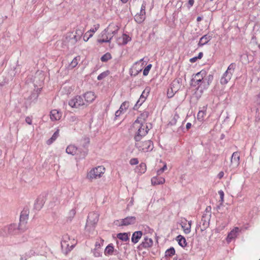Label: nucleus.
<instances>
[{
  "label": "nucleus",
  "mask_w": 260,
  "mask_h": 260,
  "mask_svg": "<svg viewBox=\"0 0 260 260\" xmlns=\"http://www.w3.org/2000/svg\"><path fill=\"white\" fill-rule=\"evenodd\" d=\"M30 249L21 256V260H27L28 258L40 255L42 253H46V244L45 241L40 238L32 239L29 242Z\"/></svg>",
  "instance_id": "f257e3e1"
},
{
  "label": "nucleus",
  "mask_w": 260,
  "mask_h": 260,
  "mask_svg": "<svg viewBox=\"0 0 260 260\" xmlns=\"http://www.w3.org/2000/svg\"><path fill=\"white\" fill-rule=\"evenodd\" d=\"M133 125L137 129L134 136V139L135 141H141L142 138L148 134L149 128L146 124L140 121L139 119H137L135 121Z\"/></svg>",
  "instance_id": "f03ea898"
},
{
  "label": "nucleus",
  "mask_w": 260,
  "mask_h": 260,
  "mask_svg": "<svg viewBox=\"0 0 260 260\" xmlns=\"http://www.w3.org/2000/svg\"><path fill=\"white\" fill-rule=\"evenodd\" d=\"M105 171V169L103 166H98L90 170L87 174L86 178L89 181H92L93 180L101 178Z\"/></svg>",
  "instance_id": "7ed1b4c3"
},
{
  "label": "nucleus",
  "mask_w": 260,
  "mask_h": 260,
  "mask_svg": "<svg viewBox=\"0 0 260 260\" xmlns=\"http://www.w3.org/2000/svg\"><path fill=\"white\" fill-rule=\"evenodd\" d=\"M99 218V214L96 212H91L88 214L86 224V229L91 230L94 228Z\"/></svg>",
  "instance_id": "20e7f679"
},
{
  "label": "nucleus",
  "mask_w": 260,
  "mask_h": 260,
  "mask_svg": "<svg viewBox=\"0 0 260 260\" xmlns=\"http://www.w3.org/2000/svg\"><path fill=\"white\" fill-rule=\"evenodd\" d=\"M135 146L139 151L147 152L153 148V143L151 140L136 141Z\"/></svg>",
  "instance_id": "39448f33"
},
{
  "label": "nucleus",
  "mask_w": 260,
  "mask_h": 260,
  "mask_svg": "<svg viewBox=\"0 0 260 260\" xmlns=\"http://www.w3.org/2000/svg\"><path fill=\"white\" fill-rule=\"evenodd\" d=\"M236 67L235 63H231L228 68L226 71L223 74L220 79V83L222 85L226 84L231 80Z\"/></svg>",
  "instance_id": "423d86ee"
},
{
  "label": "nucleus",
  "mask_w": 260,
  "mask_h": 260,
  "mask_svg": "<svg viewBox=\"0 0 260 260\" xmlns=\"http://www.w3.org/2000/svg\"><path fill=\"white\" fill-rule=\"evenodd\" d=\"M69 105L72 108H79L80 106L86 105L83 98L80 95H77L70 100Z\"/></svg>",
  "instance_id": "0eeeda50"
},
{
  "label": "nucleus",
  "mask_w": 260,
  "mask_h": 260,
  "mask_svg": "<svg viewBox=\"0 0 260 260\" xmlns=\"http://www.w3.org/2000/svg\"><path fill=\"white\" fill-rule=\"evenodd\" d=\"M136 222V218L135 216H127L124 219L116 221V224L118 226H127L134 224Z\"/></svg>",
  "instance_id": "6e6552de"
},
{
  "label": "nucleus",
  "mask_w": 260,
  "mask_h": 260,
  "mask_svg": "<svg viewBox=\"0 0 260 260\" xmlns=\"http://www.w3.org/2000/svg\"><path fill=\"white\" fill-rule=\"evenodd\" d=\"M150 92L149 88H146L142 92L139 99L134 107V110H137L145 102Z\"/></svg>",
  "instance_id": "1a4fd4ad"
},
{
  "label": "nucleus",
  "mask_w": 260,
  "mask_h": 260,
  "mask_svg": "<svg viewBox=\"0 0 260 260\" xmlns=\"http://www.w3.org/2000/svg\"><path fill=\"white\" fill-rule=\"evenodd\" d=\"M209 225V219L205 215H203L200 224L197 225L196 230L200 228L201 232L205 231Z\"/></svg>",
  "instance_id": "9d476101"
},
{
  "label": "nucleus",
  "mask_w": 260,
  "mask_h": 260,
  "mask_svg": "<svg viewBox=\"0 0 260 260\" xmlns=\"http://www.w3.org/2000/svg\"><path fill=\"white\" fill-rule=\"evenodd\" d=\"M153 242L151 238H148L147 237L144 238L143 241L138 246V249L141 250L143 248H148L153 245Z\"/></svg>",
  "instance_id": "9b49d317"
},
{
  "label": "nucleus",
  "mask_w": 260,
  "mask_h": 260,
  "mask_svg": "<svg viewBox=\"0 0 260 260\" xmlns=\"http://www.w3.org/2000/svg\"><path fill=\"white\" fill-rule=\"evenodd\" d=\"M83 97L84 101L86 105L89 103H92L96 98V96L93 92L88 91L84 94Z\"/></svg>",
  "instance_id": "f8f14e48"
},
{
  "label": "nucleus",
  "mask_w": 260,
  "mask_h": 260,
  "mask_svg": "<svg viewBox=\"0 0 260 260\" xmlns=\"http://www.w3.org/2000/svg\"><path fill=\"white\" fill-rule=\"evenodd\" d=\"M231 165L234 167H237L240 164V154L237 151L233 153L231 159Z\"/></svg>",
  "instance_id": "ddd939ff"
},
{
  "label": "nucleus",
  "mask_w": 260,
  "mask_h": 260,
  "mask_svg": "<svg viewBox=\"0 0 260 260\" xmlns=\"http://www.w3.org/2000/svg\"><path fill=\"white\" fill-rule=\"evenodd\" d=\"M240 232L239 228L235 227L230 233H229L226 238V241L228 243L230 242L233 239L236 238L238 233Z\"/></svg>",
  "instance_id": "4468645a"
},
{
  "label": "nucleus",
  "mask_w": 260,
  "mask_h": 260,
  "mask_svg": "<svg viewBox=\"0 0 260 260\" xmlns=\"http://www.w3.org/2000/svg\"><path fill=\"white\" fill-rule=\"evenodd\" d=\"M50 117L52 121L58 120L61 117V113L58 110L54 109L51 111Z\"/></svg>",
  "instance_id": "2eb2a0df"
},
{
  "label": "nucleus",
  "mask_w": 260,
  "mask_h": 260,
  "mask_svg": "<svg viewBox=\"0 0 260 260\" xmlns=\"http://www.w3.org/2000/svg\"><path fill=\"white\" fill-rule=\"evenodd\" d=\"M79 151L78 148L74 145H70L66 148V152L72 155H76Z\"/></svg>",
  "instance_id": "dca6fc26"
},
{
  "label": "nucleus",
  "mask_w": 260,
  "mask_h": 260,
  "mask_svg": "<svg viewBox=\"0 0 260 260\" xmlns=\"http://www.w3.org/2000/svg\"><path fill=\"white\" fill-rule=\"evenodd\" d=\"M181 85L179 79L174 80L171 83V90L174 92H177L181 88Z\"/></svg>",
  "instance_id": "f3484780"
},
{
  "label": "nucleus",
  "mask_w": 260,
  "mask_h": 260,
  "mask_svg": "<svg viewBox=\"0 0 260 260\" xmlns=\"http://www.w3.org/2000/svg\"><path fill=\"white\" fill-rule=\"evenodd\" d=\"M142 235L143 233L142 231L135 232L132 235V242L134 244H136L139 242V240L141 238Z\"/></svg>",
  "instance_id": "a211bd4d"
},
{
  "label": "nucleus",
  "mask_w": 260,
  "mask_h": 260,
  "mask_svg": "<svg viewBox=\"0 0 260 260\" xmlns=\"http://www.w3.org/2000/svg\"><path fill=\"white\" fill-rule=\"evenodd\" d=\"M165 182V179L163 177H153L151 179V183L153 185L162 184Z\"/></svg>",
  "instance_id": "6ab92c4d"
},
{
  "label": "nucleus",
  "mask_w": 260,
  "mask_h": 260,
  "mask_svg": "<svg viewBox=\"0 0 260 260\" xmlns=\"http://www.w3.org/2000/svg\"><path fill=\"white\" fill-rule=\"evenodd\" d=\"M212 37L208 35H205L201 38L199 42L198 45L202 46L206 44L209 41L211 40Z\"/></svg>",
  "instance_id": "aec40b11"
},
{
  "label": "nucleus",
  "mask_w": 260,
  "mask_h": 260,
  "mask_svg": "<svg viewBox=\"0 0 260 260\" xmlns=\"http://www.w3.org/2000/svg\"><path fill=\"white\" fill-rule=\"evenodd\" d=\"M9 229L10 236L15 234L18 230V227L16 224H11L6 226Z\"/></svg>",
  "instance_id": "412c9836"
},
{
  "label": "nucleus",
  "mask_w": 260,
  "mask_h": 260,
  "mask_svg": "<svg viewBox=\"0 0 260 260\" xmlns=\"http://www.w3.org/2000/svg\"><path fill=\"white\" fill-rule=\"evenodd\" d=\"M176 240L178 241L179 245L182 247H185L187 245V242L185 238L182 235H178L176 237Z\"/></svg>",
  "instance_id": "4be33fe9"
},
{
  "label": "nucleus",
  "mask_w": 260,
  "mask_h": 260,
  "mask_svg": "<svg viewBox=\"0 0 260 260\" xmlns=\"http://www.w3.org/2000/svg\"><path fill=\"white\" fill-rule=\"evenodd\" d=\"M207 76V72L202 70L200 72L197 73L192 78L198 79L200 80H204Z\"/></svg>",
  "instance_id": "5701e85b"
},
{
  "label": "nucleus",
  "mask_w": 260,
  "mask_h": 260,
  "mask_svg": "<svg viewBox=\"0 0 260 260\" xmlns=\"http://www.w3.org/2000/svg\"><path fill=\"white\" fill-rule=\"evenodd\" d=\"M114 252V246L112 244H110L106 247L104 253L106 255H111L113 254Z\"/></svg>",
  "instance_id": "b1692460"
},
{
  "label": "nucleus",
  "mask_w": 260,
  "mask_h": 260,
  "mask_svg": "<svg viewBox=\"0 0 260 260\" xmlns=\"http://www.w3.org/2000/svg\"><path fill=\"white\" fill-rule=\"evenodd\" d=\"M145 19V14L141 13L137 14L134 17L135 20L138 23H142Z\"/></svg>",
  "instance_id": "393cba45"
},
{
  "label": "nucleus",
  "mask_w": 260,
  "mask_h": 260,
  "mask_svg": "<svg viewBox=\"0 0 260 260\" xmlns=\"http://www.w3.org/2000/svg\"><path fill=\"white\" fill-rule=\"evenodd\" d=\"M213 79V76L212 75H207L204 79V85H203L204 88H207L211 83Z\"/></svg>",
  "instance_id": "a878e982"
},
{
  "label": "nucleus",
  "mask_w": 260,
  "mask_h": 260,
  "mask_svg": "<svg viewBox=\"0 0 260 260\" xmlns=\"http://www.w3.org/2000/svg\"><path fill=\"white\" fill-rule=\"evenodd\" d=\"M181 225L185 234H188L190 232L191 228L189 227V225H187L186 220H185L184 221H182Z\"/></svg>",
  "instance_id": "bb28decb"
},
{
  "label": "nucleus",
  "mask_w": 260,
  "mask_h": 260,
  "mask_svg": "<svg viewBox=\"0 0 260 260\" xmlns=\"http://www.w3.org/2000/svg\"><path fill=\"white\" fill-rule=\"evenodd\" d=\"M146 171V165L145 163L142 162L136 169V172L141 174L144 173Z\"/></svg>",
  "instance_id": "cd10ccee"
},
{
  "label": "nucleus",
  "mask_w": 260,
  "mask_h": 260,
  "mask_svg": "<svg viewBox=\"0 0 260 260\" xmlns=\"http://www.w3.org/2000/svg\"><path fill=\"white\" fill-rule=\"evenodd\" d=\"M191 82L192 84L194 83V86L198 85V89L200 88H202V86H203L204 85V80H200L198 79L192 78Z\"/></svg>",
  "instance_id": "c85d7f7f"
},
{
  "label": "nucleus",
  "mask_w": 260,
  "mask_h": 260,
  "mask_svg": "<svg viewBox=\"0 0 260 260\" xmlns=\"http://www.w3.org/2000/svg\"><path fill=\"white\" fill-rule=\"evenodd\" d=\"M59 136V129H57L56 131L53 134L52 136L47 141L48 145H51L54 141L56 140L57 138Z\"/></svg>",
  "instance_id": "c756f323"
},
{
  "label": "nucleus",
  "mask_w": 260,
  "mask_h": 260,
  "mask_svg": "<svg viewBox=\"0 0 260 260\" xmlns=\"http://www.w3.org/2000/svg\"><path fill=\"white\" fill-rule=\"evenodd\" d=\"M28 218V214L26 213L24 214L21 213L20 216V224H19V228L21 229V226L22 224H25L26 222V219Z\"/></svg>",
  "instance_id": "7c9ffc66"
},
{
  "label": "nucleus",
  "mask_w": 260,
  "mask_h": 260,
  "mask_svg": "<svg viewBox=\"0 0 260 260\" xmlns=\"http://www.w3.org/2000/svg\"><path fill=\"white\" fill-rule=\"evenodd\" d=\"M117 237L122 241H127L129 239L128 234L126 233H119L117 235Z\"/></svg>",
  "instance_id": "2f4dec72"
},
{
  "label": "nucleus",
  "mask_w": 260,
  "mask_h": 260,
  "mask_svg": "<svg viewBox=\"0 0 260 260\" xmlns=\"http://www.w3.org/2000/svg\"><path fill=\"white\" fill-rule=\"evenodd\" d=\"M76 35H74L73 39L75 40V42H77L80 40L82 35L83 34V31L82 29H79L76 30Z\"/></svg>",
  "instance_id": "473e14b6"
},
{
  "label": "nucleus",
  "mask_w": 260,
  "mask_h": 260,
  "mask_svg": "<svg viewBox=\"0 0 260 260\" xmlns=\"http://www.w3.org/2000/svg\"><path fill=\"white\" fill-rule=\"evenodd\" d=\"M104 34L102 35V37L103 38L102 39L98 40V42L102 43H107L110 42L112 38H113V36H110V37H108V36H106V35L105 34L106 32L104 31Z\"/></svg>",
  "instance_id": "72a5a7b5"
},
{
  "label": "nucleus",
  "mask_w": 260,
  "mask_h": 260,
  "mask_svg": "<svg viewBox=\"0 0 260 260\" xmlns=\"http://www.w3.org/2000/svg\"><path fill=\"white\" fill-rule=\"evenodd\" d=\"M9 236V229H7L6 226L0 229V236L6 237Z\"/></svg>",
  "instance_id": "f704fd0d"
},
{
  "label": "nucleus",
  "mask_w": 260,
  "mask_h": 260,
  "mask_svg": "<svg viewBox=\"0 0 260 260\" xmlns=\"http://www.w3.org/2000/svg\"><path fill=\"white\" fill-rule=\"evenodd\" d=\"M149 115V113L147 111H144L143 113H142L140 117H139L138 119H139L140 121H142L143 123V122H145L146 120V119L148 117Z\"/></svg>",
  "instance_id": "c9c22d12"
},
{
  "label": "nucleus",
  "mask_w": 260,
  "mask_h": 260,
  "mask_svg": "<svg viewBox=\"0 0 260 260\" xmlns=\"http://www.w3.org/2000/svg\"><path fill=\"white\" fill-rule=\"evenodd\" d=\"M128 107L129 102L127 101H125L122 103L119 109L120 110V111H121L123 113L126 111Z\"/></svg>",
  "instance_id": "e433bc0d"
},
{
  "label": "nucleus",
  "mask_w": 260,
  "mask_h": 260,
  "mask_svg": "<svg viewBox=\"0 0 260 260\" xmlns=\"http://www.w3.org/2000/svg\"><path fill=\"white\" fill-rule=\"evenodd\" d=\"M175 253V249L172 247L167 249L165 252V255L167 257H171Z\"/></svg>",
  "instance_id": "4c0bfd02"
},
{
  "label": "nucleus",
  "mask_w": 260,
  "mask_h": 260,
  "mask_svg": "<svg viewBox=\"0 0 260 260\" xmlns=\"http://www.w3.org/2000/svg\"><path fill=\"white\" fill-rule=\"evenodd\" d=\"M79 57H75L71 61V63L69 65V68L70 69H73L77 66L78 63L79 61Z\"/></svg>",
  "instance_id": "58836bf2"
},
{
  "label": "nucleus",
  "mask_w": 260,
  "mask_h": 260,
  "mask_svg": "<svg viewBox=\"0 0 260 260\" xmlns=\"http://www.w3.org/2000/svg\"><path fill=\"white\" fill-rule=\"evenodd\" d=\"M111 58L112 56L111 54L110 53H106L101 57V60L103 62H106L108 61L109 59H110Z\"/></svg>",
  "instance_id": "ea45409f"
},
{
  "label": "nucleus",
  "mask_w": 260,
  "mask_h": 260,
  "mask_svg": "<svg viewBox=\"0 0 260 260\" xmlns=\"http://www.w3.org/2000/svg\"><path fill=\"white\" fill-rule=\"evenodd\" d=\"M79 150L78 151V154H77L76 155L79 158H83L87 155V151L85 150H82L80 148H78Z\"/></svg>",
  "instance_id": "a19ab883"
},
{
  "label": "nucleus",
  "mask_w": 260,
  "mask_h": 260,
  "mask_svg": "<svg viewBox=\"0 0 260 260\" xmlns=\"http://www.w3.org/2000/svg\"><path fill=\"white\" fill-rule=\"evenodd\" d=\"M179 116L178 114H175L172 119L170 121L169 124L171 125H173L176 124L178 119H179Z\"/></svg>",
  "instance_id": "79ce46f5"
},
{
  "label": "nucleus",
  "mask_w": 260,
  "mask_h": 260,
  "mask_svg": "<svg viewBox=\"0 0 260 260\" xmlns=\"http://www.w3.org/2000/svg\"><path fill=\"white\" fill-rule=\"evenodd\" d=\"M35 256L36 257L35 260H50L45 255V253H42L40 254V255H36Z\"/></svg>",
  "instance_id": "37998d69"
},
{
  "label": "nucleus",
  "mask_w": 260,
  "mask_h": 260,
  "mask_svg": "<svg viewBox=\"0 0 260 260\" xmlns=\"http://www.w3.org/2000/svg\"><path fill=\"white\" fill-rule=\"evenodd\" d=\"M122 44H126L129 41H131V38L127 35L123 34L122 36Z\"/></svg>",
  "instance_id": "c03bdc74"
},
{
  "label": "nucleus",
  "mask_w": 260,
  "mask_h": 260,
  "mask_svg": "<svg viewBox=\"0 0 260 260\" xmlns=\"http://www.w3.org/2000/svg\"><path fill=\"white\" fill-rule=\"evenodd\" d=\"M92 36L93 35L91 33V30L87 31L83 36L84 41L85 42H87Z\"/></svg>",
  "instance_id": "a18cd8bd"
},
{
  "label": "nucleus",
  "mask_w": 260,
  "mask_h": 260,
  "mask_svg": "<svg viewBox=\"0 0 260 260\" xmlns=\"http://www.w3.org/2000/svg\"><path fill=\"white\" fill-rule=\"evenodd\" d=\"M111 27H112V26L111 25H109L107 29H105L104 30V31L105 32H107V31L111 32V34L112 35H113V36L114 35H115L117 32L118 30V26H116L115 29H114V30H110V28Z\"/></svg>",
  "instance_id": "49530a36"
},
{
  "label": "nucleus",
  "mask_w": 260,
  "mask_h": 260,
  "mask_svg": "<svg viewBox=\"0 0 260 260\" xmlns=\"http://www.w3.org/2000/svg\"><path fill=\"white\" fill-rule=\"evenodd\" d=\"M109 74V71L104 72L100 74L97 77L98 80H101L104 78H106Z\"/></svg>",
  "instance_id": "de8ad7c7"
},
{
  "label": "nucleus",
  "mask_w": 260,
  "mask_h": 260,
  "mask_svg": "<svg viewBox=\"0 0 260 260\" xmlns=\"http://www.w3.org/2000/svg\"><path fill=\"white\" fill-rule=\"evenodd\" d=\"M205 111L204 110H200L197 115V118L198 120L202 121L203 120L205 115Z\"/></svg>",
  "instance_id": "09e8293b"
},
{
  "label": "nucleus",
  "mask_w": 260,
  "mask_h": 260,
  "mask_svg": "<svg viewBox=\"0 0 260 260\" xmlns=\"http://www.w3.org/2000/svg\"><path fill=\"white\" fill-rule=\"evenodd\" d=\"M151 67H152V64H149L145 68V69L143 70V73L144 76H147L148 74L149 71L151 69Z\"/></svg>",
  "instance_id": "8fccbe9b"
},
{
  "label": "nucleus",
  "mask_w": 260,
  "mask_h": 260,
  "mask_svg": "<svg viewBox=\"0 0 260 260\" xmlns=\"http://www.w3.org/2000/svg\"><path fill=\"white\" fill-rule=\"evenodd\" d=\"M146 7V2L145 1L143 2V3L141 6L140 12L141 13H143L146 14L145 9Z\"/></svg>",
  "instance_id": "3c124183"
},
{
  "label": "nucleus",
  "mask_w": 260,
  "mask_h": 260,
  "mask_svg": "<svg viewBox=\"0 0 260 260\" xmlns=\"http://www.w3.org/2000/svg\"><path fill=\"white\" fill-rule=\"evenodd\" d=\"M93 253L95 257H100L102 255L101 251L98 249H94L93 251Z\"/></svg>",
  "instance_id": "603ef678"
},
{
  "label": "nucleus",
  "mask_w": 260,
  "mask_h": 260,
  "mask_svg": "<svg viewBox=\"0 0 260 260\" xmlns=\"http://www.w3.org/2000/svg\"><path fill=\"white\" fill-rule=\"evenodd\" d=\"M218 194L220 196V199L219 202H220V204L221 205L223 202V199H224V192L222 190H220L218 191Z\"/></svg>",
  "instance_id": "864d4df0"
},
{
  "label": "nucleus",
  "mask_w": 260,
  "mask_h": 260,
  "mask_svg": "<svg viewBox=\"0 0 260 260\" xmlns=\"http://www.w3.org/2000/svg\"><path fill=\"white\" fill-rule=\"evenodd\" d=\"M69 239V237L68 235H64L62 237V240L61 241V246L63 247V245L66 243L67 242V240Z\"/></svg>",
  "instance_id": "5fc2aeb1"
},
{
  "label": "nucleus",
  "mask_w": 260,
  "mask_h": 260,
  "mask_svg": "<svg viewBox=\"0 0 260 260\" xmlns=\"http://www.w3.org/2000/svg\"><path fill=\"white\" fill-rule=\"evenodd\" d=\"M176 92H174L171 90V88L168 89V92H167V96L169 98H172L174 94L176 93Z\"/></svg>",
  "instance_id": "6e6d98bb"
},
{
  "label": "nucleus",
  "mask_w": 260,
  "mask_h": 260,
  "mask_svg": "<svg viewBox=\"0 0 260 260\" xmlns=\"http://www.w3.org/2000/svg\"><path fill=\"white\" fill-rule=\"evenodd\" d=\"M139 162L138 159L137 158H132L129 161V164L131 165H135L138 164Z\"/></svg>",
  "instance_id": "4d7b16f0"
},
{
  "label": "nucleus",
  "mask_w": 260,
  "mask_h": 260,
  "mask_svg": "<svg viewBox=\"0 0 260 260\" xmlns=\"http://www.w3.org/2000/svg\"><path fill=\"white\" fill-rule=\"evenodd\" d=\"M194 0H189L188 2L187 7L189 9L194 4Z\"/></svg>",
  "instance_id": "13d9d810"
},
{
  "label": "nucleus",
  "mask_w": 260,
  "mask_h": 260,
  "mask_svg": "<svg viewBox=\"0 0 260 260\" xmlns=\"http://www.w3.org/2000/svg\"><path fill=\"white\" fill-rule=\"evenodd\" d=\"M255 102L256 104L260 105V92L256 95Z\"/></svg>",
  "instance_id": "bf43d9fd"
},
{
  "label": "nucleus",
  "mask_w": 260,
  "mask_h": 260,
  "mask_svg": "<svg viewBox=\"0 0 260 260\" xmlns=\"http://www.w3.org/2000/svg\"><path fill=\"white\" fill-rule=\"evenodd\" d=\"M25 122L28 124H31L32 120L29 117H27L25 118Z\"/></svg>",
  "instance_id": "052dcab7"
},
{
  "label": "nucleus",
  "mask_w": 260,
  "mask_h": 260,
  "mask_svg": "<svg viewBox=\"0 0 260 260\" xmlns=\"http://www.w3.org/2000/svg\"><path fill=\"white\" fill-rule=\"evenodd\" d=\"M224 176V172L222 171L220 172L217 175V177L219 179H221Z\"/></svg>",
  "instance_id": "680f3d73"
},
{
  "label": "nucleus",
  "mask_w": 260,
  "mask_h": 260,
  "mask_svg": "<svg viewBox=\"0 0 260 260\" xmlns=\"http://www.w3.org/2000/svg\"><path fill=\"white\" fill-rule=\"evenodd\" d=\"M122 113V112L121 111H120V110L119 109L115 112V117H119L121 114Z\"/></svg>",
  "instance_id": "e2e57ef3"
},
{
  "label": "nucleus",
  "mask_w": 260,
  "mask_h": 260,
  "mask_svg": "<svg viewBox=\"0 0 260 260\" xmlns=\"http://www.w3.org/2000/svg\"><path fill=\"white\" fill-rule=\"evenodd\" d=\"M198 59V58L196 57H192L190 59V62L191 63H193L196 61V60Z\"/></svg>",
  "instance_id": "0e129e2a"
},
{
  "label": "nucleus",
  "mask_w": 260,
  "mask_h": 260,
  "mask_svg": "<svg viewBox=\"0 0 260 260\" xmlns=\"http://www.w3.org/2000/svg\"><path fill=\"white\" fill-rule=\"evenodd\" d=\"M191 126V124L189 122L187 123L186 125V128L188 130L189 129Z\"/></svg>",
  "instance_id": "69168bd1"
},
{
  "label": "nucleus",
  "mask_w": 260,
  "mask_h": 260,
  "mask_svg": "<svg viewBox=\"0 0 260 260\" xmlns=\"http://www.w3.org/2000/svg\"><path fill=\"white\" fill-rule=\"evenodd\" d=\"M203 53L202 52H200L198 56H197V57L198 58V59H201L203 57Z\"/></svg>",
  "instance_id": "338daca9"
},
{
  "label": "nucleus",
  "mask_w": 260,
  "mask_h": 260,
  "mask_svg": "<svg viewBox=\"0 0 260 260\" xmlns=\"http://www.w3.org/2000/svg\"><path fill=\"white\" fill-rule=\"evenodd\" d=\"M160 169H161V170L162 171H164V172L165 170H167V167L166 164H165V165H164V166H163L161 168H160Z\"/></svg>",
  "instance_id": "774afa93"
}]
</instances>
